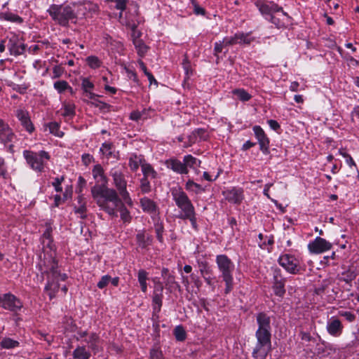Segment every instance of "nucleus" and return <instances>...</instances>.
I'll list each match as a JSON object with an SVG mask.
<instances>
[{"mask_svg": "<svg viewBox=\"0 0 359 359\" xmlns=\"http://www.w3.org/2000/svg\"><path fill=\"white\" fill-rule=\"evenodd\" d=\"M151 180L144 177L140 179V190L142 194H147L151 191Z\"/></svg>", "mask_w": 359, "mask_h": 359, "instance_id": "40", "label": "nucleus"}, {"mask_svg": "<svg viewBox=\"0 0 359 359\" xmlns=\"http://www.w3.org/2000/svg\"><path fill=\"white\" fill-rule=\"evenodd\" d=\"M52 227L50 225L46 226V230L41 237V243L44 253V257L43 260H44L46 258L48 259L50 255H51L53 258L55 259L54 257L55 245L52 238Z\"/></svg>", "mask_w": 359, "mask_h": 359, "instance_id": "13", "label": "nucleus"}, {"mask_svg": "<svg viewBox=\"0 0 359 359\" xmlns=\"http://www.w3.org/2000/svg\"><path fill=\"white\" fill-rule=\"evenodd\" d=\"M84 341L88 344V348L91 350L94 355H96L102 349L100 348V344L101 342L100 337L98 334L91 332L88 335V338L86 339Z\"/></svg>", "mask_w": 359, "mask_h": 359, "instance_id": "26", "label": "nucleus"}, {"mask_svg": "<svg viewBox=\"0 0 359 359\" xmlns=\"http://www.w3.org/2000/svg\"><path fill=\"white\" fill-rule=\"evenodd\" d=\"M109 175L113 179V184L116 188V191L118 196H121V198H122L126 203L132 205L133 201L127 190V181L121 169L118 167L111 168L109 171Z\"/></svg>", "mask_w": 359, "mask_h": 359, "instance_id": "8", "label": "nucleus"}, {"mask_svg": "<svg viewBox=\"0 0 359 359\" xmlns=\"http://www.w3.org/2000/svg\"><path fill=\"white\" fill-rule=\"evenodd\" d=\"M15 135L8 124L0 118V142L7 148V151L13 153L14 145L13 142Z\"/></svg>", "mask_w": 359, "mask_h": 359, "instance_id": "11", "label": "nucleus"}, {"mask_svg": "<svg viewBox=\"0 0 359 359\" xmlns=\"http://www.w3.org/2000/svg\"><path fill=\"white\" fill-rule=\"evenodd\" d=\"M78 12L86 18H92L94 15L98 14L99 6L91 1H85L79 6Z\"/></svg>", "mask_w": 359, "mask_h": 359, "instance_id": "22", "label": "nucleus"}, {"mask_svg": "<svg viewBox=\"0 0 359 359\" xmlns=\"http://www.w3.org/2000/svg\"><path fill=\"white\" fill-rule=\"evenodd\" d=\"M142 177L150 180H154L157 177V172L154 169L151 164L145 162L142 165Z\"/></svg>", "mask_w": 359, "mask_h": 359, "instance_id": "33", "label": "nucleus"}, {"mask_svg": "<svg viewBox=\"0 0 359 359\" xmlns=\"http://www.w3.org/2000/svg\"><path fill=\"white\" fill-rule=\"evenodd\" d=\"M39 268L41 273L47 276V283L44 290L49 299L51 300L55 298L60 288L63 294H66L68 288L65 285L60 287V282L65 281L67 276L66 273H60L57 261L51 255L48 259L41 261Z\"/></svg>", "mask_w": 359, "mask_h": 359, "instance_id": "3", "label": "nucleus"}, {"mask_svg": "<svg viewBox=\"0 0 359 359\" xmlns=\"http://www.w3.org/2000/svg\"><path fill=\"white\" fill-rule=\"evenodd\" d=\"M302 257L290 252H283L278 259V263L288 273L297 275L302 273L305 269L302 264Z\"/></svg>", "mask_w": 359, "mask_h": 359, "instance_id": "7", "label": "nucleus"}, {"mask_svg": "<svg viewBox=\"0 0 359 359\" xmlns=\"http://www.w3.org/2000/svg\"><path fill=\"white\" fill-rule=\"evenodd\" d=\"M86 205L82 203V205H78L74 206V212L79 215L81 219L86 218Z\"/></svg>", "mask_w": 359, "mask_h": 359, "instance_id": "54", "label": "nucleus"}, {"mask_svg": "<svg viewBox=\"0 0 359 359\" xmlns=\"http://www.w3.org/2000/svg\"><path fill=\"white\" fill-rule=\"evenodd\" d=\"M185 189L189 192L200 194L206 191L205 187L195 182L193 180H188L185 184Z\"/></svg>", "mask_w": 359, "mask_h": 359, "instance_id": "31", "label": "nucleus"}, {"mask_svg": "<svg viewBox=\"0 0 359 359\" xmlns=\"http://www.w3.org/2000/svg\"><path fill=\"white\" fill-rule=\"evenodd\" d=\"M24 157L33 170L42 172L45 161L50 158V155L45 151L36 153L25 150L24 151Z\"/></svg>", "mask_w": 359, "mask_h": 359, "instance_id": "9", "label": "nucleus"}, {"mask_svg": "<svg viewBox=\"0 0 359 359\" xmlns=\"http://www.w3.org/2000/svg\"><path fill=\"white\" fill-rule=\"evenodd\" d=\"M148 273L144 269H140L137 273V280L140 283L141 290L142 292L146 293L147 292V280Z\"/></svg>", "mask_w": 359, "mask_h": 359, "instance_id": "35", "label": "nucleus"}, {"mask_svg": "<svg viewBox=\"0 0 359 359\" xmlns=\"http://www.w3.org/2000/svg\"><path fill=\"white\" fill-rule=\"evenodd\" d=\"M92 174L97 183L100 184V185L94 186L91 189L93 198L97 201V198L95 197L96 196V192H99L100 189H109L107 186L108 178L105 175L104 170L100 164H96L93 166Z\"/></svg>", "mask_w": 359, "mask_h": 359, "instance_id": "12", "label": "nucleus"}, {"mask_svg": "<svg viewBox=\"0 0 359 359\" xmlns=\"http://www.w3.org/2000/svg\"><path fill=\"white\" fill-rule=\"evenodd\" d=\"M137 246L141 249H147L153 243V238L146 233L144 229L139 230L135 235Z\"/></svg>", "mask_w": 359, "mask_h": 359, "instance_id": "24", "label": "nucleus"}, {"mask_svg": "<svg viewBox=\"0 0 359 359\" xmlns=\"http://www.w3.org/2000/svg\"><path fill=\"white\" fill-rule=\"evenodd\" d=\"M166 167L168 169L172 170L173 172L180 174L187 175L189 173V170L185 168L184 166L183 161H180L177 158H170L167 159L165 162Z\"/></svg>", "mask_w": 359, "mask_h": 359, "instance_id": "23", "label": "nucleus"}, {"mask_svg": "<svg viewBox=\"0 0 359 359\" xmlns=\"http://www.w3.org/2000/svg\"><path fill=\"white\" fill-rule=\"evenodd\" d=\"M75 114V106L72 104H67L64 106L62 115L64 116H72Z\"/></svg>", "mask_w": 359, "mask_h": 359, "instance_id": "60", "label": "nucleus"}, {"mask_svg": "<svg viewBox=\"0 0 359 359\" xmlns=\"http://www.w3.org/2000/svg\"><path fill=\"white\" fill-rule=\"evenodd\" d=\"M63 176L60 177H55L52 182V186L54 187L56 192H61L62 191V182L64 181Z\"/></svg>", "mask_w": 359, "mask_h": 359, "instance_id": "61", "label": "nucleus"}, {"mask_svg": "<svg viewBox=\"0 0 359 359\" xmlns=\"http://www.w3.org/2000/svg\"><path fill=\"white\" fill-rule=\"evenodd\" d=\"M97 204L105 212L112 217H117V210L120 212L121 220L125 224L131 222L132 216L125 206L117 192L114 189H100L96 192Z\"/></svg>", "mask_w": 359, "mask_h": 359, "instance_id": "2", "label": "nucleus"}, {"mask_svg": "<svg viewBox=\"0 0 359 359\" xmlns=\"http://www.w3.org/2000/svg\"><path fill=\"white\" fill-rule=\"evenodd\" d=\"M279 13H281L278 14V13H277L274 14L268 21L273 24L277 28L280 29L285 27L288 25L290 17L283 11Z\"/></svg>", "mask_w": 359, "mask_h": 359, "instance_id": "25", "label": "nucleus"}, {"mask_svg": "<svg viewBox=\"0 0 359 359\" xmlns=\"http://www.w3.org/2000/svg\"><path fill=\"white\" fill-rule=\"evenodd\" d=\"M135 48L137 50V55L141 57H144L149 50V46H147L142 40L135 41L133 43Z\"/></svg>", "mask_w": 359, "mask_h": 359, "instance_id": "39", "label": "nucleus"}, {"mask_svg": "<svg viewBox=\"0 0 359 359\" xmlns=\"http://www.w3.org/2000/svg\"><path fill=\"white\" fill-rule=\"evenodd\" d=\"M193 7V12L196 15L204 16L206 13L205 10L201 7L196 0H189Z\"/></svg>", "mask_w": 359, "mask_h": 359, "instance_id": "52", "label": "nucleus"}, {"mask_svg": "<svg viewBox=\"0 0 359 359\" xmlns=\"http://www.w3.org/2000/svg\"><path fill=\"white\" fill-rule=\"evenodd\" d=\"M251 34V32L247 33H244L242 32H236V39L238 44L250 45L252 41L255 40V38L254 36H252Z\"/></svg>", "mask_w": 359, "mask_h": 359, "instance_id": "34", "label": "nucleus"}, {"mask_svg": "<svg viewBox=\"0 0 359 359\" xmlns=\"http://www.w3.org/2000/svg\"><path fill=\"white\" fill-rule=\"evenodd\" d=\"M225 200L234 205H240L244 200L243 188L233 187L222 191Z\"/></svg>", "mask_w": 359, "mask_h": 359, "instance_id": "15", "label": "nucleus"}, {"mask_svg": "<svg viewBox=\"0 0 359 359\" xmlns=\"http://www.w3.org/2000/svg\"><path fill=\"white\" fill-rule=\"evenodd\" d=\"M326 330L330 335L339 337L343 332L344 326L339 319L335 316H332L327 321Z\"/></svg>", "mask_w": 359, "mask_h": 359, "instance_id": "20", "label": "nucleus"}, {"mask_svg": "<svg viewBox=\"0 0 359 359\" xmlns=\"http://www.w3.org/2000/svg\"><path fill=\"white\" fill-rule=\"evenodd\" d=\"M162 352L158 348H152L150 351V358L151 359H162Z\"/></svg>", "mask_w": 359, "mask_h": 359, "instance_id": "64", "label": "nucleus"}, {"mask_svg": "<svg viewBox=\"0 0 359 359\" xmlns=\"http://www.w3.org/2000/svg\"><path fill=\"white\" fill-rule=\"evenodd\" d=\"M255 6L266 20L274 14L283 11V8L273 1L259 0L255 2Z\"/></svg>", "mask_w": 359, "mask_h": 359, "instance_id": "14", "label": "nucleus"}, {"mask_svg": "<svg viewBox=\"0 0 359 359\" xmlns=\"http://www.w3.org/2000/svg\"><path fill=\"white\" fill-rule=\"evenodd\" d=\"M20 343L18 341L13 340L9 337L4 338L1 342L0 346L1 348L10 349L19 346Z\"/></svg>", "mask_w": 359, "mask_h": 359, "instance_id": "44", "label": "nucleus"}, {"mask_svg": "<svg viewBox=\"0 0 359 359\" xmlns=\"http://www.w3.org/2000/svg\"><path fill=\"white\" fill-rule=\"evenodd\" d=\"M9 50L11 55H19L22 54V43H11L9 45Z\"/></svg>", "mask_w": 359, "mask_h": 359, "instance_id": "53", "label": "nucleus"}, {"mask_svg": "<svg viewBox=\"0 0 359 359\" xmlns=\"http://www.w3.org/2000/svg\"><path fill=\"white\" fill-rule=\"evenodd\" d=\"M109 1L115 3V8L120 11L119 18L123 16V12L126 9L127 0H108Z\"/></svg>", "mask_w": 359, "mask_h": 359, "instance_id": "50", "label": "nucleus"}, {"mask_svg": "<svg viewBox=\"0 0 359 359\" xmlns=\"http://www.w3.org/2000/svg\"><path fill=\"white\" fill-rule=\"evenodd\" d=\"M128 161V165L130 170L133 172L137 171L139 167H142V165L146 162L144 156L137 155L135 153H132L130 154Z\"/></svg>", "mask_w": 359, "mask_h": 359, "instance_id": "29", "label": "nucleus"}, {"mask_svg": "<svg viewBox=\"0 0 359 359\" xmlns=\"http://www.w3.org/2000/svg\"><path fill=\"white\" fill-rule=\"evenodd\" d=\"M192 135L196 139L198 137L200 140H206L208 137L207 131L203 128H197L193 131Z\"/></svg>", "mask_w": 359, "mask_h": 359, "instance_id": "56", "label": "nucleus"}, {"mask_svg": "<svg viewBox=\"0 0 359 359\" xmlns=\"http://www.w3.org/2000/svg\"><path fill=\"white\" fill-rule=\"evenodd\" d=\"M257 330L255 332L257 342L252 352L255 359H266L271 349V319L266 312L256 314Z\"/></svg>", "mask_w": 359, "mask_h": 359, "instance_id": "1", "label": "nucleus"}, {"mask_svg": "<svg viewBox=\"0 0 359 359\" xmlns=\"http://www.w3.org/2000/svg\"><path fill=\"white\" fill-rule=\"evenodd\" d=\"M171 195L176 206L180 210V214L177 216V218L186 220V217L196 213L191 200L182 187L172 188Z\"/></svg>", "mask_w": 359, "mask_h": 359, "instance_id": "6", "label": "nucleus"}, {"mask_svg": "<svg viewBox=\"0 0 359 359\" xmlns=\"http://www.w3.org/2000/svg\"><path fill=\"white\" fill-rule=\"evenodd\" d=\"M173 334L178 341H184L187 338V332L182 325H177L175 327Z\"/></svg>", "mask_w": 359, "mask_h": 359, "instance_id": "43", "label": "nucleus"}, {"mask_svg": "<svg viewBox=\"0 0 359 359\" xmlns=\"http://www.w3.org/2000/svg\"><path fill=\"white\" fill-rule=\"evenodd\" d=\"M141 20L138 17V9L136 8L134 11V13L132 14L129 12L126 13L125 18L123 20L122 23L125 25L129 29H135L138 27Z\"/></svg>", "mask_w": 359, "mask_h": 359, "instance_id": "27", "label": "nucleus"}, {"mask_svg": "<svg viewBox=\"0 0 359 359\" xmlns=\"http://www.w3.org/2000/svg\"><path fill=\"white\" fill-rule=\"evenodd\" d=\"M87 102L92 106L99 108L103 111H109L111 107L109 104L98 100V97H96L93 101H89Z\"/></svg>", "mask_w": 359, "mask_h": 359, "instance_id": "46", "label": "nucleus"}, {"mask_svg": "<svg viewBox=\"0 0 359 359\" xmlns=\"http://www.w3.org/2000/svg\"><path fill=\"white\" fill-rule=\"evenodd\" d=\"M1 18L13 22L20 23L22 22V19L19 15L10 12L1 13Z\"/></svg>", "mask_w": 359, "mask_h": 359, "instance_id": "49", "label": "nucleus"}, {"mask_svg": "<svg viewBox=\"0 0 359 359\" xmlns=\"http://www.w3.org/2000/svg\"><path fill=\"white\" fill-rule=\"evenodd\" d=\"M73 359H90L91 352L86 346H78L72 352Z\"/></svg>", "mask_w": 359, "mask_h": 359, "instance_id": "30", "label": "nucleus"}, {"mask_svg": "<svg viewBox=\"0 0 359 359\" xmlns=\"http://www.w3.org/2000/svg\"><path fill=\"white\" fill-rule=\"evenodd\" d=\"M201 161L191 154L185 155L183 157V164L185 166L187 170L190 169H196V167H199L201 165Z\"/></svg>", "mask_w": 359, "mask_h": 359, "instance_id": "32", "label": "nucleus"}, {"mask_svg": "<svg viewBox=\"0 0 359 359\" xmlns=\"http://www.w3.org/2000/svg\"><path fill=\"white\" fill-rule=\"evenodd\" d=\"M232 93L242 102L249 101L252 98V95L243 88L234 89Z\"/></svg>", "mask_w": 359, "mask_h": 359, "instance_id": "42", "label": "nucleus"}, {"mask_svg": "<svg viewBox=\"0 0 359 359\" xmlns=\"http://www.w3.org/2000/svg\"><path fill=\"white\" fill-rule=\"evenodd\" d=\"M53 21L62 27H67L69 22L76 23L77 13L70 5L52 4L47 10Z\"/></svg>", "mask_w": 359, "mask_h": 359, "instance_id": "5", "label": "nucleus"}, {"mask_svg": "<svg viewBox=\"0 0 359 359\" xmlns=\"http://www.w3.org/2000/svg\"><path fill=\"white\" fill-rule=\"evenodd\" d=\"M332 244L321 237H316L308 244V249L312 254H320L330 250Z\"/></svg>", "mask_w": 359, "mask_h": 359, "instance_id": "16", "label": "nucleus"}, {"mask_svg": "<svg viewBox=\"0 0 359 359\" xmlns=\"http://www.w3.org/2000/svg\"><path fill=\"white\" fill-rule=\"evenodd\" d=\"M255 136L258 141L259 145V149L264 154L269 153V138L266 135L264 130L259 126H255L252 127Z\"/></svg>", "mask_w": 359, "mask_h": 359, "instance_id": "18", "label": "nucleus"}, {"mask_svg": "<svg viewBox=\"0 0 359 359\" xmlns=\"http://www.w3.org/2000/svg\"><path fill=\"white\" fill-rule=\"evenodd\" d=\"M215 263L219 273V277L225 284L224 293L228 294L233 289L235 264L233 261L224 254L217 255L215 258Z\"/></svg>", "mask_w": 359, "mask_h": 359, "instance_id": "4", "label": "nucleus"}, {"mask_svg": "<svg viewBox=\"0 0 359 359\" xmlns=\"http://www.w3.org/2000/svg\"><path fill=\"white\" fill-rule=\"evenodd\" d=\"M163 297L158 294H153L152 297V309L156 312H160L163 304Z\"/></svg>", "mask_w": 359, "mask_h": 359, "instance_id": "47", "label": "nucleus"}, {"mask_svg": "<svg viewBox=\"0 0 359 359\" xmlns=\"http://www.w3.org/2000/svg\"><path fill=\"white\" fill-rule=\"evenodd\" d=\"M338 315L341 317H344L349 323L353 322L356 318L353 313L344 310L339 311Z\"/></svg>", "mask_w": 359, "mask_h": 359, "instance_id": "58", "label": "nucleus"}, {"mask_svg": "<svg viewBox=\"0 0 359 359\" xmlns=\"http://www.w3.org/2000/svg\"><path fill=\"white\" fill-rule=\"evenodd\" d=\"M86 62L88 67L93 69L100 68L102 65V60L95 55L88 56L86 58Z\"/></svg>", "mask_w": 359, "mask_h": 359, "instance_id": "41", "label": "nucleus"}, {"mask_svg": "<svg viewBox=\"0 0 359 359\" xmlns=\"http://www.w3.org/2000/svg\"><path fill=\"white\" fill-rule=\"evenodd\" d=\"M225 46H230L238 44L236 33L233 36H226L222 39Z\"/></svg>", "mask_w": 359, "mask_h": 359, "instance_id": "63", "label": "nucleus"}, {"mask_svg": "<svg viewBox=\"0 0 359 359\" xmlns=\"http://www.w3.org/2000/svg\"><path fill=\"white\" fill-rule=\"evenodd\" d=\"M81 88L84 93L91 91L94 88V84L88 78H83L81 82Z\"/></svg>", "mask_w": 359, "mask_h": 359, "instance_id": "57", "label": "nucleus"}, {"mask_svg": "<svg viewBox=\"0 0 359 359\" xmlns=\"http://www.w3.org/2000/svg\"><path fill=\"white\" fill-rule=\"evenodd\" d=\"M154 231L156 233V236L158 240V241L160 243H164V238H163V233H164V226L163 222L160 221L159 219L154 222Z\"/></svg>", "mask_w": 359, "mask_h": 359, "instance_id": "37", "label": "nucleus"}, {"mask_svg": "<svg viewBox=\"0 0 359 359\" xmlns=\"http://www.w3.org/2000/svg\"><path fill=\"white\" fill-rule=\"evenodd\" d=\"M196 263L199 269V272L205 283L208 286L214 287V278L212 277V269L211 266L205 259H196Z\"/></svg>", "mask_w": 359, "mask_h": 359, "instance_id": "17", "label": "nucleus"}, {"mask_svg": "<svg viewBox=\"0 0 359 359\" xmlns=\"http://www.w3.org/2000/svg\"><path fill=\"white\" fill-rule=\"evenodd\" d=\"M48 127L49 129V132L53 135L62 137L64 136V133L60 130V125L57 122H50L48 124Z\"/></svg>", "mask_w": 359, "mask_h": 359, "instance_id": "45", "label": "nucleus"}, {"mask_svg": "<svg viewBox=\"0 0 359 359\" xmlns=\"http://www.w3.org/2000/svg\"><path fill=\"white\" fill-rule=\"evenodd\" d=\"M272 275L271 287L273 293L276 297L283 299L286 293L285 284L287 279L278 267L272 268Z\"/></svg>", "mask_w": 359, "mask_h": 359, "instance_id": "10", "label": "nucleus"}, {"mask_svg": "<svg viewBox=\"0 0 359 359\" xmlns=\"http://www.w3.org/2000/svg\"><path fill=\"white\" fill-rule=\"evenodd\" d=\"M356 277V274L353 271H346L343 272L339 277V280L346 283H351Z\"/></svg>", "mask_w": 359, "mask_h": 359, "instance_id": "48", "label": "nucleus"}, {"mask_svg": "<svg viewBox=\"0 0 359 359\" xmlns=\"http://www.w3.org/2000/svg\"><path fill=\"white\" fill-rule=\"evenodd\" d=\"M24 128L29 133H32L35 130V127L29 117L24 114Z\"/></svg>", "mask_w": 359, "mask_h": 359, "instance_id": "62", "label": "nucleus"}, {"mask_svg": "<svg viewBox=\"0 0 359 359\" xmlns=\"http://www.w3.org/2000/svg\"><path fill=\"white\" fill-rule=\"evenodd\" d=\"M182 65V68L185 72L186 76L187 79H189V76L191 75H192L193 71L191 69V62H189V60H188V58L187 57H185L183 59Z\"/></svg>", "mask_w": 359, "mask_h": 359, "instance_id": "55", "label": "nucleus"}, {"mask_svg": "<svg viewBox=\"0 0 359 359\" xmlns=\"http://www.w3.org/2000/svg\"><path fill=\"white\" fill-rule=\"evenodd\" d=\"M111 276L109 275L102 276L100 280L97 283V286L99 289H104L110 283Z\"/></svg>", "mask_w": 359, "mask_h": 359, "instance_id": "59", "label": "nucleus"}, {"mask_svg": "<svg viewBox=\"0 0 359 359\" xmlns=\"http://www.w3.org/2000/svg\"><path fill=\"white\" fill-rule=\"evenodd\" d=\"M100 153L104 156L107 159L114 158L118 159V152L116 154L114 146L112 142H104L100 148Z\"/></svg>", "mask_w": 359, "mask_h": 359, "instance_id": "28", "label": "nucleus"}, {"mask_svg": "<svg viewBox=\"0 0 359 359\" xmlns=\"http://www.w3.org/2000/svg\"><path fill=\"white\" fill-rule=\"evenodd\" d=\"M124 70L127 74V76L130 79L133 80V81L135 83L137 86H140V81L137 77V73L135 72L134 69H132L130 67L125 66Z\"/></svg>", "mask_w": 359, "mask_h": 359, "instance_id": "51", "label": "nucleus"}, {"mask_svg": "<svg viewBox=\"0 0 359 359\" xmlns=\"http://www.w3.org/2000/svg\"><path fill=\"white\" fill-rule=\"evenodd\" d=\"M140 205L142 211L149 214L154 220L159 215V209L157 203L152 199L144 196L140 199Z\"/></svg>", "mask_w": 359, "mask_h": 359, "instance_id": "19", "label": "nucleus"}, {"mask_svg": "<svg viewBox=\"0 0 359 359\" xmlns=\"http://www.w3.org/2000/svg\"><path fill=\"white\" fill-rule=\"evenodd\" d=\"M259 241H257L258 245L262 249H266L267 245H273L274 239L273 236H264L262 233L258 235Z\"/></svg>", "mask_w": 359, "mask_h": 359, "instance_id": "36", "label": "nucleus"}, {"mask_svg": "<svg viewBox=\"0 0 359 359\" xmlns=\"http://www.w3.org/2000/svg\"><path fill=\"white\" fill-rule=\"evenodd\" d=\"M53 87L60 94H62L67 90H69L71 93L73 92L72 88L69 85L68 82L65 80H60L55 82Z\"/></svg>", "mask_w": 359, "mask_h": 359, "instance_id": "38", "label": "nucleus"}, {"mask_svg": "<svg viewBox=\"0 0 359 359\" xmlns=\"http://www.w3.org/2000/svg\"><path fill=\"white\" fill-rule=\"evenodd\" d=\"M2 306L7 310H10L13 312H16L20 310L22 307L21 302L19 299L11 294H6L1 299Z\"/></svg>", "mask_w": 359, "mask_h": 359, "instance_id": "21", "label": "nucleus"}]
</instances>
